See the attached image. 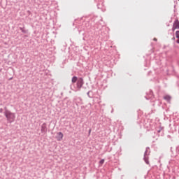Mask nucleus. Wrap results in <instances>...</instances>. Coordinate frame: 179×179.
Wrapping results in <instances>:
<instances>
[{
    "label": "nucleus",
    "instance_id": "obj_1",
    "mask_svg": "<svg viewBox=\"0 0 179 179\" xmlns=\"http://www.w3.org/2000/svg\"><path fill=\"white\" fill-rule=\"evenodd\" d=\"M71 82L72 83H76L77 90H80L82 86H83L85 83L83 78H78V76H73Z\"/></svg>",
    "mask_w": 179,
    "mask_h": 179
},
{
    "label": "nucleus",
    "instance_id": "obj_2",
    "mask_svg": "<svg viewBox=\"0 0 179 179\" xmlns=\"http://www.w3.org/2000/svg\"><path fill=\"white\" fill-rule=\"evenodd\" d=\"M150 152H151L150 148H149V146H147L144 153V157H143L144 161L147 164H150L149 155H150Z\"/></svg>",
    "mask_w": 179,
    "mask_h": 179
},
{
    "label": "nucleus",
    "instance_id": "obj_3",
    "mask_svg": "<svg viewBox=\"0 0 179 179\" xmlns=\"http://www.w3.org/2000/svg\"><path fill=\"white\" fill-rule=\"evenodd\" d=\"M15 117H16V115L15 113H12V111L8 110L7 121L10 122V124H11L12 122H14Z\"/></svg>",
    "mask_w": 179,
    "mask_h": 179
},
{
    "label": "nucleus",
    "instance_id": "obj_4",
    "mask_svg": "<svg viewBox=\"0 0 179 179\" xmlns=\"http://www.w3.org/2000/svg\"><path fill=\"white\" fill-rule=\"evenodd\" d=\"M98 9L101 10H106V6L104 5V0H95Z\"/></svg>",
    "mask_w": 179,
    "mask_h": 179
},
{
    "label": "nucleus",
    "instance_id": "obj_5",
    "mask_svg": "<svg viewBox=\"0 0 179 179\" xmlns=\"http://www.w3.org/2000/svg\"><path fill=\"white\" fill-rule=\"evenodd\" d=\"M41 131L42 134H46L48 132V125L46 122H43L41 127Z\"/></svg>",
    "mask_w": 179,
    "mask_h": 179
},
{
    "label": "nucleus",
    "instance_id": "obj_6",
    "mask_svg": "<svg viewBox=\"0 0 179 179\" xmlns=\"http://www.w3.org/2000/svg\"><path fill=\"white\" fill-rule=\"evenodd\" d=\"M176 29H179V20L176 19L175 22H173V25L172 27V31H175Z\"/></svg>",
    "mask_w": 179,
    "mask_h": 179
},
{
    "label": "nucleus",
    "instance_id": "obj_7",
    "mask_svg": "<svg viewBox=\"0 0 179 179\" xmlns=\"http://www.w3.org/2000/svg\"><path fill=\"white\" fill-rule=\"evenodd\" d=\"M157 132L159 136H160V133H161V135H164V129L162 127H159V128H158V129H157Z\"/></svg>",
    "mask_w": 179,
    "mask_h": 179
},
{
    "label": "nucleus",
    "instance_id": "obj_8",
    "mask_svg": "<svg viewBox=\"0 0 179 179\" xmlns=\"http://www.w3.org/2000/svg\"><path fill=\"white\" fill-rule=\"evenodd\" d=\"M164 100H166V101H171V96H170L169 94H165V96H164Z\"/></svg>",
    "mask_w": 179,
    "mask_h": 179
},
{
    "label": "nucleus",
    "instance_id": "obj_9",
    "mask_svg": "<svg viewBox=\"0 0 179 179\" xmlns=\"http://www.w3.org/2000/svg\"><path fill=\"white\" fill-rule=\"evenodd\" d=\"M63 132H58V141H62V139H63Z\"/></svg>",
    "mask_w": 179,
    "mask_h": 179
},
{
    "label": "nucleus",
    "instance_id": "obj_10",
    "mask_svg": "<svg viewBox=\"0 0 179 179\" xmlns=\"http://www.w3.org/2000/svg\"><path fill=\"white\" fill-rule=\"evenodd\" d=\"M20 30H21V31H22V33H24V34L29 33V30H27L25 27H20Z\"/></svg>",
    "mask_w": 179,
    "mask_h": 179
},
{
    "label": "nucleus",
    "instance_id": "obj_11",
    "mask_svg": "<svg viewBox=\"0 0 179 179\" xmlns=\"http://www.w3.org/2000/svg\"><path fill=\"white\" fill-rule=\"evenodd\" d=\"M4 115L5 117H6L7 120H8V110L7 107H4Z\"/></svg>",
    "mask_w": 179,
    "mask_h": 179
},
{
    "label": "nucleus",
    "instance_id": "obj_12",
    "mask_svg": "<svg viewBox=\"0 0 179 179\" xmlns=\"http://www.w3.org/2000/svg\"><path fill=\"white\" fill-rule=\"evenodd\" d=\"M96 29L101 30V24H95V30H96Z\"/></svg>",
    "mask_w": 179,
    "mask_h": 179
},
{
    "label": "nucleus",
    "instance_id": "obj_13",
    "mask_svg": "<svg viewBox=\"0 0 179 179\" xmlns=\"http://www.w3.org/2000/svg\"><path fill=\"white\" fill-rule=\"evenodd\" d=\"M176 38H179V30H177L176 31Z\"/></svg>",
    "mask_w": 179,
    "mask_h": 179
},
{
    "label": "nucleus",
    "instance_id": "obj_14",
    "mask_svg": "<svg viewBox=\"0 0 179 179\" xmlns=\"http://www.w3.org/2000/svg\"><path fill=\"white\" fill-rule=\"evenodd\" d=\"M104 162H105L104 159H101L99 161V163H100V164H103Z\"/></svg>",
    "mask_w": 179,
    "mask_h": 179
},
{
    "label": "nucleus",
    "instance_id": "obj_15",
    "mask_svg": "<svg viewBox=\"0 0 179 179\" xmlns=\"http://www.w3.org/2000/svg\"><path fill=\"white\" fill-rule=\"evenodd\" d=\"M176 150H177L178 155H179V146H178V147L176 148Z\"/></svg>",
    "mask_w": 179,
    "mask_h": 179
},
{
    "label": "nucleus",
    "instance_id": "obj_16",
    "mask_svg": "<svg viewBox=\"0 0 179 179\" xmlns=\"http://www.w3.org/2000/svg\"><path fill=\"white\" fill-rule=\"evenodd\" d=\"M91 132H92V128H90L89 132H88L89 135H90Z\"/></svg>",
    "mask_w": 179,
    "mask_h": 179
},
{
    "label": "nucleus",
    "instance_id": "obj_17",
    "mask_svg": "<svg viewBox=\"0 0 179 179\" xmlns=\"http://www.w3.org/2000/svg\"><path fill=\"white\" fill-rule=\"evenodd\" d=\"M0 113H3V108H0Z\"/></svg>",
    "mask_w": 179,
    "mask_h": 179
},
{
    "label": "nucleus",
    "instance_id": "obj_18",
    "mask_svg": "<svg viewBox=\"0 0 179 179\" xmlns=\"http://www.w3.org/2000/svg\"><path fill=\"white\" fill-rule=\"evenodd\" d=\"M176 43H178V44H179V38H178V40H176Z\"/></svg>",
    "mask_w": 179,
    "mask_h": 179
},
{
    "label": "nucleus",
    "instance_id": "obj_19",
    "mask_svg": "<svg viewBox=\"0 0 179 179\" xmlns=\"http://www.w3.org/2000/svg\"><path fill=\"white\" fill-rule=\"evenodd\" d=\"M154 41H157V38H154Z\"/></svg>",
    "mask_w": 179,
    "mask_h": 179
},
{
    "label": "nucleus",
    "instance_id": "obj_20",
    "mask_svg": "<svg viewBox=\"0 0 179 179\" xmlns=\"http://www.w3.org/2000/svg\"><path fill=\"white\" fill-rule=\"evenodd\" d=\"M90 92H87V95H88L89 96H90Z\"/></svg>",
    "mask_w": 179,
    "mask_h": 179
},
{
    "label": "nucleus",
    "instance_id": "obj_21",
    "mask_svg": "<svg viewBox=\"0 0 179 179\" xmlns=\"http://www.w3.org/2000/svg\"><path fill=\"white\" fill-rule=\"evenodd\" d=\"M28 13H31L30 10H28Z\"/></svg>",
    "mask_w": 179,
    "mask_h": 179
},
{
    "label": "nucleus",
    "instance_id": "obj_22",
    "mask_svg": "<svg viewBox=\"0 0 179 179\" xmlns=\"http://www.w3.org/2000/svg\"><path fill=\"white\" fill-rule=\"evenodd\" d=\"M25 37H28V36L27 35V36H25Z\"/></svg>",
    "mask_w": 179,
    "mask_h": 179
},
{
    "label": "nucleus",
    "instance_id": "obj_23",
    "mask_svg": "<svg viewBox=\"0 0 179 179\" xmlns=\"http://www.w3.org/2000/svg\"><path fill=\"white\" fill-rule=\"evenodd\" d=\"M10 80H12V79H13V78H10Z\"/></svg>",
    "mask_w": 179,
    "mask_h": 179
}]
</instances>
